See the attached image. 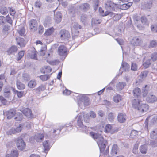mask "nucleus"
<instances>
[{"label": "nucleus", "instance_id": "1", "mask_svg": "<svg viewBox=\"0 0 157 157\" xmlns=\"http://www.w3.org/2000/svg\"><path fill=\"white\" fill-rule=\"evenodd\" d=\"M90 135L94 139L97 140V142L101 151H103L107 143V141L104 140L103 136L101 134L91 132Z\"/></svg>", "mask_w": 157, "mask_h": 157}, {"label": "nucleus", "instance_id": "2", "mask_svg": "<svg viewBox=\"0 0 157 157\" xmlns=\"http://www.w3.org/2000/svg\"><path fill=\"white\" fill-rule=\"evenodd\" d=\"M132 105L133 108L141 113L147 112L149 108L147 104L141 103V101L139 99L133 100L132 102Z\"/></svg>", "mask_w": 157, "mask_h": 157}, {"label": "nucleus", "instance_id": "3", "mask_svg": "<svg viewBox=\"0 0 157 157\" xmlns=\"http://www.w3.org/2000/svg\"><path fill=\"white\" fill-rule=\"evenodd\" d=\"M84 119V121H86L87 119L88 118V117L86 114H85L84 113H82L80 114L78 116L77 119V124L78 126L80 127L83 126L85 128L86 127V126H83L82 122V120H83L82 118Z\"/></svg>", "mask_w": 157, "mask_h": 157}, {"label": "nucleus", "instance_id": "4", "mask_svg": "<svg viewBox=\"0 0 157 157\" xmlns=\"http://www.w3.org/2000/svg\"><path fill=\"white\" fill-rule=\"evenodd\" d=\"M59 34L61 39L64 40H68L70 36L69 32L65 30H61Z\"/></svg>", "mask_w": 157, "mask_h": 157}, {"label": "nucleus", "instance_id": "5", "mask_svg": "<svg viewBox=\"0 0 157 157\" xmlns=\"http://www.w3.org/2000/svg\"><path fill=\"white\" fill-rule=\"evenodd\" d=\"M16 145L18 148L21 150H24L25 147V144L23 140L18 138L16 142Z\"/></svg>", "mask_w": 157, "mask_h": 157}, {"label": "nucleus", "instance_id": "6", "mask_svg": "<svg viewBox=\"0 0 157 157\" xmlns=\"http://www.w3.org/2000/svg\"><path fill=\"white\" fill-rule=\"evenodd\" d=\"M78 104L79 106L81 108H82V105H84V106H88L89 105L90 102L89 100L87 97H82V100L80 101H78Z\"/></svg>", "mask_w": 157, "mask_h": 157}, {"label": "nucleus", "instance_id": "7", "mask_svg": "<svg viewBox=\"0 0 157 157\" xmlns=\"http://www.w3.org/2000/svg\"><path fill=\"white\" fill-rule=\"evenodd\" d=\"M29 25L31 30L35 31L37 29V22L34 19L31 20L29 22Z\"/></svg>", "mask_w": 157, "mask_h": 157}, {"label": "nucleus", "instance_id": "8", "mask_svg": "<svg viewBox=\"0 0 157 157\" xmlns=\"http://www.w3.org/2000/svg\"><path fill=\"white\" fill-rule=\"evenodd\" d=\"M81 26L78 24L77 23H75L73 25V28L71 29L72 34L75 35H77L79 33V31L78 30V29H81Z\"/></svg>", "mask_w": 157, "mask_h": 157}, {"label": "nucleus", "instance_id": "9", "mask_svg": "<svg viewBox=\"0 0 157 157\" xmlns=\"http://www.w3.org/2000/svg\"><path fill=\"white\" fill-rule=\"evenodd\" d=\"M58 53L60 56H66L67 48L64 45L60 46L58 49Z\"/></svg>", "mask_w": 157, "mask_h": 157}, {"label": "nucleus", "instance_id": "10", "mask_svg": "<svg viewBox=\"0 0 157 157\" xmlns=\"http://www.w3.org/2000/svg\"><path fill=\"white\" fill-rule=\"evenodd\" d=\"M146 100L148 102L153 103L157 101V98L155 95L150 94L147 95Z\"/></svg>", "mask_w": 157, "mask_h": 157}, {"label": "nucleus", "instance_id": "11", "mask_svg": "<svg viewBox=\"0 0 157 157\" xmlns=\"http://www.w3.org/2000/svg\"><path fill=\"white\" fill-rule=\"evenodd\" d=\"M142 41L140 38L137 37H135L131 40V43L133 45H139L140 44Z\"/></svg>", "mask_w": 157, "mask_h": 157}, {"label": "nucleus", "instance_id": "12", "mask_svg": "<svg viewBox=\"0 0 157 157\" xmlns=\"http://www.w3.org/2000/svg\"><path fill=\"white\" fill-rule=\"evenodd\" d=\"M117 120L121 123L124 122L126 120V114L124 113H120L117 116Z\"/></svg>", "mask_w": 157, "mask_h": 157}, {"label": "nucleus", "instance_id": "13", "mask_svg": "<svg viewBox=\"0 0 157 157\" xmlns=\"http://www.w3.org/2000/svg\"><path fill=\"white\" fill-rule=\"evenodd\" d=\"M6 114L7 118L10 119L16 114V110L14 109H11L7 112Z\"/></svg>", "mask_w": 157, "mask_h": 157}, {"label": "nucleus", "instance_id": "14", "mask_svg": "<svg viewBox=\"0 0 157 157\" xmlns=\"http://www.w3.org/2000/svg\"><path fill=\"white\" fill-rule=\"evenodd\" d=\"M114 4L111 2H108L105 4V8L108 10H114Z\"/></svg>", "mask_w": 157, "mask_h": 157}, {"label": "nucleus", "instance_id": "15", "mask_svg": "<svg viewBox=\"0 0 157 157\" xmlns=\"http://www.w3.org/2000/svg\"><path fill=\"white\" fill-rule=\"evenodd\" d=\"M62 15L60 12H58L54 15V19L56 22L59 23L60 22L62 19Z\"/></svg>", "mask_w": 157, "mask_h": 157}, {"label": "nucleus", "instance_id": "16", "mask_svg": "<svg viewBox=\"0 0 157 157\" xmlns=\"http://www.w3.org/2000/svg\"><path fill=\"white\" fill-rule=\"evenodd\" d=\"M23 113L25 115L29 118L32 117V114L31 110L29 108H26L23 111Z\"/></svg>", "mask_w": 157, "mask_h": 157}, {"label": "nucleus", "instance_id": "17", "mask_svg": "<svg viewBox=\"0 0 157 157\" xmlns=\"http://www.w3.org/2000/svg\"><path fill=\"white\" fill-rule=\"evenodd\" d=\"M17 50L18 48L17 46H12L9 48L7 51L8 54L9 55L11 54H13L14 53L16 52L17 51Z\"/></svg>", "mask_w": 157, "mask_h": 157}, {"label": "nucleus", "instance_id": "18", "mask_svg": "<svg viewBox=\"0 0 157 157\" xmlns=\"http://www.w3.org/2000/svg\"><path fill=\"white\" fill-rule=\"evenodd\" d=\"M16 40L17 44L19 45L20 47H23L25 46V43L23 38L19 37L16 38Z\"/></svg>", "mask_w": 157, "mask_h": 157}, {"label": "nucleus", "instance_id": "19", "mask_svg": "<svg viewBox=\"0 0 157 157\" xmlns=\"http://www.w3.org/2000/svg\"><path fill=\"white\" fill-rule=\"evenodd\" d=\"M43 144L44 148V152L47 153L50 149V144L49 141L46 140L44 141Z\"/></svg>", "mask_w": 157, "mask_h": 157}, {"label": "nucleus", "instance_id": "20", "mask_svg": "<svg viewBox=\"0 0 157 157\" xmlns=\"http://www.w3.org/2000/svg\"><path fill=\"white\" fill-rule=\"evenodd\" d=\"M133 93L134 96L137 97V99H139L140 100L139 98L141 94L140 89L138 88H135L133 90Z\"/></svg>", "mask_w": 157, "mask_h": 157}, {"label": "nucleus", "instance_id": "21", "mask_svg": "<svg viewBox=\"0 0 157 157\" xmlns=\"http://www.w3.org/2000/svg\"><path fill=\"white\" fill-rule=\"evenodd\" d=\"M132 2H129L127 3H124L122 4H120V8L122 10H126L129 8L132 5Z\"/></svg>", "mask_w": 157, "mask_h": 157}, {"label": "nucleus", "instance_id": "22", "mask_svg": "<svg viewBox=\"0 0 157 157\" xmlns=\"http://www.w3.org/2000/svg\"><path fill=\"white\" fill-rule=\"evenodd\" d=\"M18 155V151L17 150H13L11 151L10 154L6 155V157H17Z\"/></svg>", "mask_w": 157, "mask_h": 157}, {"label": "nucleus", "instance_id": "23", "mask_svg": "<svg viewBox=\"0 0 157 157\" xmlns=\"http://www.w3.org/2000/svg\"><path fill=\"white\" fill-rule=\"evenodd\" d=\"M44 137V135L40 133H37L34 136V139L37 141L41 142Z\"/></svg>", "mask_w": 157, "mask_h": 157}, {"label": "nucleus", "instance_id": "24", "mask_svg": "<svg viewBox=\"0 0 157 157\" xmlns=\"http://www.w3.org/2000/svg\"><path fill=\"white\" fill-rule=\"evenodd\" d=\"M129 65L126 63H123L121 65V67L120 70H123V71H128L129 69Z\"/></svg>", "mask_w": 157, "mask_h": 157}, {"label": "nucleus", "instance_id": "25", "mask_svg": "<svg viewBox=\"0 0 157 157\" xmlns=\"http://www.w3.org/2000/svg\"><path fill=\"white\" fill-rule=\"evenodd\" d=\"M147 149L148 148L146 145H143L140 147V150L141 153L145 154L147 152Z\"/></svg>", "mask_w": 157, "mask_h": 157}, {"label": "nucleus", "instance_id": "26", "mask_svg": "<svg viewBox=\"0 0 157 157\" xmlns=\"http://www.w3.org/2000/svg\"><path fill=\"white\" fill-rule=\"evenodd\" d=\"M80 21L84 24H85L87 23L88 21V17L85 14L81 15L80 17Z\"/></svg>", "mask_w": 157, "mask_h": 157}, {"label": "nucleus", "instance_id": "27", "mask_svg": "<svg viewBox=\"0 0 157 157\" xmlns=\"http://www.w3.org/2000/svg\"><path fill=\"white\" fill-rule=\"evenodd\" d=\"M16 85L17 88L19 90H23L25 87V85L19 81H17Z\"/></svg>", "mask_w": 157, "mask_h": 157}, {"label": "nucleus", "instance_id": "28", "mask_svg": "<svg viewBox=\"0 0 157 157\" xmlns=\"http://www.w3.org/2000/svg\"><path fill=\"white\" fill-rule=\"evenodd\" d=\"M118 150V147L117 145L114 144L113 145L112 149L111 150V153L113 156L116 155Z\"/></svg>", "mask_w": 157, "mask_h": 157}, {"label": "nucleus", "instance_id": "29", "mask_svg": "<svg viewBox=\"0 0 157 157\" xmlns=\"http://www.w3.org/2000/svg\"><path fill=\"white\" fill-rule=\"evenodd\" d=\"M54 31V29L53 27L47 29L44 34L45 36H48L50 35Z\"/></svg>", "mask_w": 157, "mask_h": 157}, {"label": "nucleus", "instance_id": "30", "mask_svg": "<svg viewBox=\"0 0 157 157\" xmlns=\"http://www.w3.org/2000/svg\"><path fill=\"white\" fill-rule=\"evenodd\" d=\"M125 85L126 84L124 82H119L116 85L117 89L118 90H122Z\"/></svg>", "mask_w": 157, "mask_h": 157}, {"label": "nucleus", "instance_id": "31", "mask_svg": "<svg viewBox=\"0 0 157 157\" xmlns=\"http://www.w3.org/2000/svg\"><path fill=\"white\" fill-rule=\"evenodd\" d=\"M151 137L153 139H157V129L152 131L150 133Z\"/></svg>", "mask_w": 157, "mask_h": 157}, {"label": "nucleus", "instance_id": "32", "mask_svg": "<svg viewBox=\"0 0 157 157\" xmlns=\"http://www.w3.org/2000/svg\"><path fill=\"white\" fill-rule=\"evenodd\" d=\"M36 82L35 80H31L28 83V86L30 88H33L36 85Z\"/></svg>", "mask_w": 157, "mask_h": 157}, {"label": "nucleus", "instance_id": "33", "mask_svg": "<svg viewBox=\"0 0 157 157\" xmlns=\"http://www.w3.org/2000/svg\"><path fill=\"white\" fill-rule=\"evenodd\" d=\"M22 79L23 82L27 81L30 79L29 76L27 73H24L22 75Z\"/></svg>", "mask_w": 157, "mask_h": 157}, {"label": "nucleus", "instance_id": "34", "mask_svg": "<svg viewBox=\"0 0 157 157\" xmlns=\"http://www.w3.org/2000/svg\"><path fill=\"white\" fill-rule=\"evenodd\" d=\"M152 2L149 1V2H146L143 4V5L145 9H150L152 7Z\"/></svg>", "mask_w": 157, "mask_h": 157}, {"label": "nucleus", "instance_id": "35", "mask_svg": "<svg viewBox=\"0 0 157 157\" xmlns=\"http://www.w3.org/2000/svg\"><path fill=\"white\" fill-rule=\"evenodd\" d=\"M29 56L32 59L35 60L37 59L36 52L35 51H33L29 53Z\"/></svg>", "mask_w": 157, "mask_h": 157}, {"label": "nucleus", "instance_id": "36", "mask_svg": "<svg viewBox=\"0 0 157 157\" xmlns=\"http://www.w3.org/2000/svg\"><path fill=\"white\" fill-rule=\"evenodd\" d=\"M121 100V97L119 94H117L113 97V101L116 103L119 102Z\"/></svg>", "mask_w": 157, "mask_h": 157}, {"label": "nucleus", "instance_id": "37", "mask_svg": "<svg viewBox=\"0 0 157 157\" xmlns=\"http://www.w3.org/2000/svg\"><path fill=\"white\" fill-rule=\"evenodd\" d=\"M80 7L84 11H86L89 9V5L88 3H85L82 4Z\"/></svg>", "mask_w": 157, "mask_h": 157}, {"label": "nucleus", "instance_id": "38", "mask_svg": "<svg viewBox=\"0 0 157 157\" xmlns=\"http://www.w3.org/2000/svg\"><path fill=\"white\" fill-rule=\"evenodd\" d=\"M40 79L43 81H44L47 80L50 78L49 75H42L40 76Z\"/></svg>", "mask_w": 157, "mask_h": 157}, {"label": "nucleus", "instance_id": "39", "mask_svg": "<svg viewBox=\"0 0 157 157\" xmlns=\"http://www.w3.org/2000/svg\"><path fill=\"white\" fill-rule=\"evenodd\" d=\"M151 58L153 61H155L157 60V52H154L152 53L151 56Z\"/></svg>", "mask_w": 157, "mask_h": 157}, {"label": "nucleus", "instance_id": "40", "mask_svg": "<svg viewBox=\"0 0 157 157\" xmlns=\"http://www.w3.org/2000/svg\"><path fill=\"white\" fill-rule=\"evenodd\" d=\"M0 13L3 15H5L8 13V11L6 7H3L1 8Z\"/></svg>", "mask_w": 157, "mask_h": 157}, {"label": "nucleus", "instance_id": "41", "mask_svg": "<svg viewBox=\"0 0 157 157\" xmlns=\"http://www.w3.org/2000/svg\"><path fill=\"white\" fill-rule=\"evenodd\" d=\"M112 128V126L110 124L106 125L104 128V132L106 133L109 132H110Z\"/></svg>", "mask_w": 157, "mask_h": 157}, {"label": "nucleus", "instance_id": "42", "mask_svg": "<svg viewBox=\"0 0 157 157\" xmlns=\"http://www.w3.org/2000/svg\"><path fill=\"white\" fill-rule=\"evenodd\" d=\"M101 20L99 19H97L96 18H93L92 20L91 24L93 26L94 24H99L101 22Z\"/></svg>", "mask_w": 157, "mask_h": 157}, {"label": "nucleus", "instance_id": "43", "mask_svg": "<svg viewBox=\"0 0 157 157\" xmlns=\"http://www.w3.org/2000/svg\"><path fill=\"white\" fill-rule=\"evenodd\" d=\"M16 133L15 129L14 128H11L8 130L6 132V134L8 135H11Z\"/></svg>", "mask_w": 157, "mask_h": 157}, {"label": "nucleus", "instance_id": "44", "mask_svg": "<svg viewBox=\"0 0 157 157\" xmlns=\"http://www.w3.org/2000/svg\"><path fill=\"white\" fill-rule=\"evenodd\" d=\"M115 116L114 114L112 113H109L108 115V120L110 121H113L114 118Z\"/></svg>", "mask_w": 157, "mask_h": 157}, {"label": "nucleus", "instance_id": "45", "mask_svg": "<svg viewBox=\"0 0 157 157\" xmlns=\"http://www.w3.org/2000/svg\"><path fill=\"white\" fill-rule=\"evenodd\" d=\"M133 19L135 24H137L139 22H140V17L137 15H134L133 16Z\"/></svg>", "mask_w": 157, "mask_h": 157}, {"label": "nucleus", "instance_id": "46", "mask_svg": "<svg viewBox=\"0 0 157 157\" xmlns=\"http://www.w3.org/2000/svg\"><path fill=\"white\" fill-rule=\"evenodd\" d=\"M151 64L150 59H149L143 64V65L145 68H147L149 67Z\"/></svg>", "mask_w": 157, "mask_h": 157}, {"label": "nucleus", "instance_id": "47", "mask_svg": "<svg viewBox=\"0 0 157 157\" xmlns=\"http://www.w3.org/2000/svg\"><path fill=\"white\" fill-rule=\"evenodd\" d=\"M18 33L20 35L23 36L24 35L25 32V30L24 27H22L18 31Z\"/></svg>", "mask_w": 157, "mask_h": 157}, {"label": "nucleus", "instance_id": "48", "mask_svg": "<svg viewBox=\"0 0 157 157\" xmlns=\"http://www.w3.org/2000/svg\"><path fill=\"white\" fill-rule=\"evenodd\" d=\"M51 21V18L50 17H47L45 20L44 22V25L45 26H47V25L49 24L50 23Z\"/></svg>", "mask_w": 157, "mask_h": 157}, {"label": "nucleus", "instance_id": "49", "mask_svg": "<svg viewBox=\"0 0 157 157\" xmlns=\"http://www.w3.org/2000/svg\"><path fill=\"white\" fill-rule=\"evenodd\" d=\"M24 55V51H21L18 53V57L17 58V60H20L23 56Z\"/></svg>", "mask_w": 157, "mask_h": 157}, {"label": "nucleus", "instance_id": "50", "mask_svg": "<svg viewBox=\"0 0 157 157\" xmlns=\"http://www.w3.org/2000/svg\"><path fill=\"white\" fill-rule=\"evenodd\" d=\"M5 20L8 23H9L10 24H12L13 21L11 19V18L9 15H7L6 16V18H5Z\"/></svg>", "mask_w": 157, "mask_h": 157}, {"label": "nucleus", "instance_id": "51", "mask_svg": "<svg viewBox=\"0 0 157 157\" xmlns=\"http://www.w3.org/2000/svg\"><path fill=\"white\" fill-rule=\"evenodd\" d=\"M150 46L152 48L155 47L157 46V41L156 40H152L150 42Z\"/></svg>", "mask_w": 157, "mask_h": 157}, {"label": "nucleus", "instance_id": "52", "mask_svg": "<svg viewBox=\"0 0 157 157\" xmlns=\"http://www.w3.org/2000/svg\"><path fill=\"white\" fill-rule=\"evenodd\" d=\"M121 17V15L120 14H117L115 15L113 17L114 21H118Z\"/></svg>", "mask_w": 157, "mask_h": 157}, {"label": "nucleus", "instance_id": "53", "mask_svg": "<svg viewBox=\"0 0 157 157\" xmlns=\"http://www.w3.org/2000/svg\"><path fill=\"white\" fill-rule=\"evenodd\" d=\"M5 23V18L3 16H0V25H3Z\"/></svg>", "mask_w": 157, "mask_h": 157}, {"label": "nucleus", "instance_id": "54", "mask_svg": "<svg viewBox=\"0 0 157 157\" xmlns=\"http://www.w3.org/2000/svg\"><path fill=\"white\" fill-rule=\"evenodd\" d=\"M148 74V72L147 71H145L142 72L140 75V76L142 78L146 77Z\"/></svg>", "mask_w": 157, "mask_h": 157}, {"label": "nucleus", "instance_id": "55", "mask_svg": "<svg viewBox=\"0 0 157 157\" xmlns=\"http://www.w3.org/2000/svg\"><path fill=\"white\" fill-rule=\"evenodd\" d=\"M44 72H46L47 73H49L51 71V68L50 67L48 66H45L44 67Z\"/></svg>", "mask_w": 157, "mask_h": 157}, {"label": "nucleus", "instance_id": "56", "mask_svg": "<svg viewBox=\"0 0 157 157\" xmlns=\"http://www.w3.org/2000/svg\"><path fill=\"white\" fill-rule=\"evenodd\" d=\"M138 144H135L134 145L133 149V152L135 154H136L138 152Z\"/></svg>", "mask_w": 157, "mask_h": 157}, {"label": "nucleus", "instance_id": "57", "mask_svg": "<svg viewBox=\"0 0 157 157\" xmlns=\"http://www.w3.org/2000/svg\"><path fill=\"white\" fill-rule=\"evenodd\" d=\"M141 21L144 24H147V19L145 16H143L141 18Z\"/></svg>", "mask_w": 157, "mask_h": 157}, {"label": "nucleus", "instance_id": "58", "mask_svg": "<svg viewBox=\"0 0 157 157\" xmlns=\"http://www.w3.org/2000/svg\"><path fill=\"white\" fill-rule=\"evenodd\" d=\"M138 132L135 130H132L131 134L130 136L132 138H133L134 137L136 136Z\"/></svg>", "mask_w": 157, "mask_h": 157}, {"label": "nucleus", "instance_id": "59", "mask_svg": "<svg viewBox=\"0 0 157 157\" xmlns=\"http://www.w3.org/2000/svg\"><path fill=\"white\" fill-rule=\"evenodd\" d=\"M46 49V47L42 48L40 51V55L42 56H44L45 54V50Z\"/></svg>", "mask_w": 157, "mask_h": 157}, {"label": "nucleus", "instance_id": "60", "mask_svg": "<svg viewBox=\"0 0 157 157\" xmlns=\"http://www.w3.org/2000/svg\"><path fill=\"white\" fill-rule=\"evenodd\" d=\"M131 70L133 71H136L137 69V67L136 63H132V64Z\"/></svg>", "mask_w": 157, "mask_h": 157}, {"label": "nucleus", "instance_id": "61", "mask_svg": "<svg viewBox=\"0 0 157 157\" xmlns=\"http://www.w3.org/2000/svg\"><path fill=\"white\" fill-rule=\"evenodd\" d=\"M16 94L18 97L20 98L23 96L24 94V91H16Z\"/></svg>", "mask_w": 157, "mask_h": 157}, {"label": "nucleus", "instance_id": "62", "mask_svg": "<svg viewBox=\"0 0 157 157\" xmlns=\"http://www.w3.org/2000/svg\"><path fill=\"white\" fill-rule=\"evenodd\" d=\"M22 119L23 116L22 114L21 113H19V115L17 117H15V119L17 121H21Z\"/></svg>", "mask_w": 157, "mask_h": 157}, {"label": "nucleus", "instance_id": "63", "mask_svg": "<svg viewBox=\"0 0 157 157\" xmlns=\"http://www.w3.org/2000/svg\"><path fill=\"white\" fill-rule=\"evenodd\" d=\"M45 87L44 86L41 85L37 88L36 90L39 91H42L45 90Z\"/></svg>", "mask_w": 157, "mask_h": 157}, {"label": "nucleus", "instance_id": "64", "mask_svg": "<svg viewBox=\"0 0 157 157\" xmlns=\"http://www.w3.org/2000/svg\"><path fill=\"white\" fill-rule=\"evenodd\" d=\"M9 8L10 10V15L12 16H14L16 13L15 10L9 7Z\"/></svg>", "mask_w": 157, "mask_h": 157}]
</instances>
